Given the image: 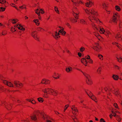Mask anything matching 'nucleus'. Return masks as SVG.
Segmentation results:
<instances>
[{"mask_svg":"<svg viewBox=\"0 0 122 122\" xmlns=\"http://www.w3.org/2000/svg\"><path fill=\"white\" fill-rule=\"evenodd\" d=\"M73 120L75 122H76V120H77V119L76 117H75V118H73Z\"/></svg>","mask_w":122,"mask_h":122,"instance_id":"0e129e2a","label":"nucleus"},{"mask_svg":"<svg viewBox=\"0 0 122 122\" xmlns=\"http://www.w3.org/2000/svg\"><path fill=\"white\" fill-rule=\"evenodd\" d=\"M12 23H13V24H15L17 22V21H14V22H12Z\"/></svg>","mask_w":122,"mask_h":122,"instance_id":"338daca9","label":"nucleus"},{"mask_svg":"<svg viewBox=\"0 0 122 122\" xmlns=\"http://www.w3.org/2000/svg\"><path fill=\"white\" fill-rule=\"evenodd\" d=\"M5 8L2 7L0 8V11L1 10L2 11H4L5 10Z\"/></svg>","mask_w":122,"mask_h":122,"instance_id":"e433bc0d","label":"nucleus"},{"mask_svg":"<svg viewBox=\"0 0 122 122\" xmlns=\"http://www.w3.org/2000/svg\"><path fill=\"white\" fill-rule=\"evenodd\" d=\"M76 3H77V4H78L79 3H82V2L81 1H80L79 2H76Z\"/></svg>","mask_w":122,"mask_h":122,"instance_id":"052dcab7","label":"nucleus"},{"mask_svg":"<svg viewBox=\"0 0 122 122\" xmlns=\"http://www.w3.org/2000/svg\"><path fill=\"white\" fill-rule=\"evenodd\" d=\"M116 38L117 40L118 39L119 40H120L122 39V36L119 33H117L116 36Z\"/></svg>","mask_w":122,"mask_h":122,"instance_id":"4468645a","label":"nucleus"},{"mask_svg":"<svg viewBox=\"0 0 122 122\" xmlns=\"http://www.w3.org/2000/svg\"><path fill=\"white\" fill-rule=\"evenodd\" d=\"M66 24L69 28H71L70 25V24H69V23H68L67 22H66Z\"/></svg>","mask_w":122,"mask_h":122,"instance_id":"a19ab883","label":"nucleus"},{"mask_svg":"<svg viewBox=\"0 0 122 122\" xmlns=\"http://www.w3.org/2000/svg\"><path fill=\"white\" fill-rule=\"evenodd\" d=\"M15 5L13 3H12L11 4V6L14 7H15L17 10H20L18 8H17V7H16L15 6H14Z\"/></svg>","mask_w":122,"mask_h":122,"instance_id":"473e14b6","label":"nucleus"},{"mask_svg":"<svg viewBox=\"0 0 122 122\" xmlns=\"http://www.w3.org/2000/svg\"><path fill=\"white\" fill-rule=\"evenodd\" d=\"M117 59V60L119 62H121L122 61V58L120 57H116Z\"/></svg>","mask_w":122,"mask_h":122,"instance_id":"5701e85b","label":"nucleus"},{"mask_svg":"<svg viewBox=\"0 0 122 122\" xmlns=\"http://www.w3.org/2000/svg\"><path fill=\"white\" fill-rule=\"evenodd\" d=\"M116 118L117 120L118 121V122H120L121 120V118H120L118 116H116Z\"/></svg>","mask_w":122,"mask_h":122,"instance_id":"7c9ffc66","label":"nucleus"},{"mask_svg":"<svg viewBox=\"0 0 122 122\" xmlns=\"http://www.w3.org/2000/svg\"><path fill=\"white\" fill-rule=\"evenodd\" d=\"M81 71L82 72V73L86 77V78L87 79L88 82L87 81V83L88 84H91L92 83V82L89 78V77H90V76L86 73H84L82 71Z\"/></svg>","mask_w":122,"mask_h":122,"instance_id":"20e7f679","label":"nucleus"},{"mask_svg":"<svg viewBox=\"0 0 122 122\" xmlns=\"http://www.w3.org/2000/svg\"><path fill=\"white\" fill-rule=\"evenodd\" d=\"M91 25L95 31H97L99 30V29L94 24L92 23L91 24Z\"/></svg>","mask_w":122,"mask_h":122,"instance_id":"2eb2a0df","label":"nucleus"},{"mask_svg":"<svg viewBox=\"0 0 122 122\" xmlns=\"http://www.w3.org/2000/svg\"><path fill=\"white\" fill-rule=\"evenodd\" d=\"M42 29L41 28H38V30L39 31H41V29Z\"/></svg>","mask_w":122,"mask_h":122,"instance_id":"bf43d9fd","label":"nucleus"},{"mask_svg":"<svg viewBox=\"0 0 122 122\" xmlns=\"http://www.w3.org/2000/svg\"><path fill=\"white\" fill-rule=\"evenodd\" d=\"M78 55L80 57H81V53L80 52H78Z\"/></svg>","mask_w":122,"mask_h":122,"instance_id":"6e6d98bb","label":"nucleus"},{"mask_svg":"<svg viewBox=\"0 0 122 122\" xmlns=\"http://www.w3.org/2000/svg\"><path fill=\"white\" fill-rule=\"evenodd\" d=\"M50 83V81L47 79H43L42 80L41 83L45 84H49Z\"/></svg>","mask_w":122,"mask_h":122,"instance_id":"6e6552de","label":"nucleus"},{"mask_svg":"<svg viewBox=\"0 0 122 122\" xmlns=\"http://www.w3.org/2000/svg\"><path fill=\"white\" fill-rule=\"evenodd\" d=\"M114 106L115 107H116V108H118V106H117V104L116 103H115L114 104Z\"/></svg>","mask_w":122,"mask_h":122,"instance_id":"79ce46f5","label":"nucleus"},{"mask_svg":"<svg viewBox=\"0 0 122 122\" xmlns=\"http://www.w3.org/2000/svg\"><path fill=\"white\" fill-rule=\"evenodd\" d=\"M85 49L84 48L82 47L80 49V51L81 52H83L85 50Z\"/></svg>","mask_w":122,"mask_h":122,"instance_id":"c9c22d12","label":"nucleus"},{"mask_svg":"<svg viewBox=\"0 0 122 122\" xmlns=\"http://www.w3.org/2000/svg\"><path fill=\"white\" fill-rule=\"evenodd\" d=\"M15 29V28H14L13 27H12L11 30V31H13V29Z\"/></svg>","mask_w":122,"mask_h":122,"instance_id":"69168bd1","label":"nucleus"},{"mask_svg":"<svg viewBox=\"0 0 122 122\" xmlns=\"http://www.w3.org/2000/svg\"><path fill=\"white\" fill-rule=\"evenodd\" d=\"M73 108H71V109L73 111L72 113L76 115L77 112H78V110L74 106H73Z\"/></svg>","mask_w":122,"mask_h":122,"instance_id":"1a4fd4ad","label":"nucleus"},{"mask_svg":"<svg viewBox=\"0 0 122 122\" xmlns=\"http://www.w3.org/2000/svg\"><path fill=\"white\" fill-rule=\"evenodd\" d=\"M3 103L5 105V107L8 110H9L11 108L10 107L11 106V105H8V106H7L6 105V104L4 102Z\"/></svg>","mask_w":122,"mask_h":122,"instance_id":"dca6fc26","label":"nucleus"},{"mask_svg":"<svg viewBox=\"0 0 122 122\" xmlns=\"http://www.w3.org/2000/svg\"><path fill=\"white\" fill-rule=\"evenodd\" d=\"M85 57L87 59H90V57L88 55L87 56H86Z\"/></svg>","mask_w":122,"mask_h":122,"instance_id":"ea45409f","label":"nucleus"},{"mask_svg":"<svg viewBox=\"0 0 122 122\" xmlns=\"http://www.w3.org/2000/svg\"><path fill=\"white\" fill-rule=\"evenodd\" d=\"M6 2L5 0H0V3H4Z\"/></svg>","mask_w":122,"mask_h":122,"instance_id":"f704fd0d","label":"nucleus"},{"mask_svg":"<svg viewBox=\"0 0 122 122\" xmlns=\"http://www.w3.org/2000/svg\"><path fill=\"white\" fill-rule=\"evenodd\" d=\"M63 31V28H61V30H60L59 31V33L62 32Z\"/></svg>","mask_w":122,"mask_h":122,"instance_id":"c03bdc74","label":"nucleus"},{"mask_svg":"<svg viewBox=\"0 0 122 122\" xmlns=\"http://www.w3.org/2000/svg\"><path fill=\"white\" fill-rule=\"evenodd\" d=\"M67 106V105H66L65 106V107H66L64 109V111H65L67 109V107H68V105L67 106V107H66Z\"/></svg>","mask_w":122,"mask_h":122,"instance_id":"8fccbe9b","label":"nucleus"},{"mask_svg":"<svg viewBox=\"0 0 122 122\" xmlns=\"http://www.w3.org/2000/svg\"><path fill=\"white\" fill-rule=\"evenodd\" d=\"M36 34V32H33L32 33H31V35H32L35 39L36 40H38V38Z\"/></svg>","mask_w":122,"mask_h":122,"instance_id":"9b49d317","label":"nucleus"},{"mask_svg":"<svg viewBox=\"0 0 122 122\" xmlns=\"http://www.w3.org/2000/svg\"><path fill=\"white\" fill-rule=\"evenodd\" d=\"M89 62L90 63H92L93 62V61L91 59H89Z\"/></svg>","mask_w":122,"mask_h":122,"instance_id":"3c124183","label":"nucleus"},{"mask_svg":"<svg viewBox=\"0 0 122 122\" xmlns=\"http://www.w3.org/2000/svg\"><path fill=\"white\" fill-rule=\"evenodd\" d=\"M119 26L120 30L122 31V23L121 22L119 24Z\"/></svg>","mask_w":122,"mask_h":122,"instance_id":"cd10ccee","label":"nucleus"},{"mask_svg":"<svg viewBox=\"0 0 122 122\" xmlns=\"http://www.w3.org/2000/svg\"><path fill=\"white\" fill-rule=\"evenodd\" d=\"M80 22L81 23L83 24H84L86 23L85 21L83 19H81L80 20Z\"/></svg>","mask_w":122,"mask_h":122,"instance_id":"c756f323","label":"nucleus"},{"mask_svg":"<svg viewBox=\"0 0 122 122\" xmlns=\"http://www.w3.org/2000/svg\"><path fill=\"white\" fill-rule=\"evenodd\" d=\"M31 119L34 120H36L37 118L36 117V115L35 114H34L33 116H31Z\"/></svg>","mask_w":122,"mask_h":122,"instance_id":"a211bd4d","label":"nucleus"},{"mask_svg":"<svg viewBox=\"0 0 122 122\" xmlns=\"http://www.w3.org/2000/svg\"><path fill=\"white\" fill-rule=\"evenodd\" d=\"M19 8L20 9H23V8H25V6H20L19 7Z\"/></svg>","mask_w":122,"mask_h":122,"instance_id":"de8ad7c7","label":"nucleus"},{"mask_svg":"<svg viewBox=\"0 0 122 122\" xmlns=\"http://www.w3.org/2000/svg\"><path fill=\"white\" fill-rule=\"evenodd\" d=\"M115 9L117 10L118 11H119L121 10L120 7L118 6H116L115 7Z\"/></svg>","mask_w":122,"mask_h":122,"instance_id":"412c9836","label":"nucleus"},{"mask_svg":"<svg viewBox=\"0 0 122 122\" xmlns=\"http://www.w3.org/2000/svg\"><path fill=\"white\" fill-rule=\"evenodd\" d=\"M60 33H61V34H62V35H64L66 34V32H65V31H63L62 32H60Z\"/></svg>","mask_w":122,"mask_h":122,"instance_id":"37998d69","label":"nucleus"},{"mask_svg":"<svg viewBox=\"0 0 122 122\" xmlns=\"http://www.w3.org/2000/svg\"><path fill=\"white\" fill-rule=\"evenodd\" d=\"M112 112L113 114V116H114L115 117L116 116V113L115 112H114L113 111H112Z\"/></svg>","mask_w":122,"mask_h":122,"instance_id":"13d9d810","label":"nucleus"},{"mask_svg":"<svg viewBox=\"0 0 122 122\" xmlns=\"http://www.w3.org/2000/svg\"><path fill=\"white\" fill-rule=\"evenodd\" d=\"M87 0L88 1L85 4V5L87 7H91L93 4L92 2L90 0Z\"/></svg>","mask_w":122,"mask_h":122,"instance_id":"423d86ee","label":"nucleus"},{"mask_svg":"<svg viewBox=\"0 0 122 122\" xmlns=\"http://www.w3.org/2000/svg\"><path fill=\"white\" fill-rule=\"evenodd\" d=\"M38 100L39 102H42L43 101V99L41 97L38 98Z\"/></svg>","mask_w":122,"mask_h":122,"instance_id":"c85d7f7f","label":"nucleus"},{"mask_svg":"<svg viewBox=\"0 0 122 122\" xmlns=\"http://www.w3.org/2000/svg\"><path fill=\"white\" fill-rule=\"evenodd\" d=\"M60 34L59 33H57V32H55V36L57 37V38H58V37H57Z\"/></svg>","mask_w":122,"mask_h":122,"instance_id":"4c0bfd02","label":"nucleus"},{"mask_svg":"<svg viewBox=\"0 0 122 122\" xmlns=\"http://www.w3.org/2000/svg\"><path fill=\"white\" fill-rule=\"evenodd\" d=\"M46 122H52L51 121L49 120H47L46 121Z\"/></svg>","mask_w":122,"mask_h":122,"instance_id":"774afa93","label":"nucleus"},{"mask_svg":"<svg viewBox=\"0 0 122 122\" xmlns=\"http://www.w3.org/2000/svg\"><path fill=\"white\" fill-rule=\"evenodd\" d=\"M96 46H98V47H99V44L98 43H96Z\"/></svg>","mask_w":122,"mask_h":122,"instance_id":"e2e57ef3","label":"nucleus"},{"mask_svg":"<svg viewBox=\"0 0 122 122\" xmlns=\"http://www.w3.org/2000/svg\"><path fill=\"white\" fill-rule=\"evenodd\" d=\"M100 122H105V121L103 118H101L100 119Z\"/></svg>","mask_w":122,"mask_h":122,"instance_id":"49530a36","label":"nucleus"},{"mask_svg":"<svg viewBox=\"0 0 122 122\" xmlns=\"http://www.w3.org/2000/svg\"><path fill=\"white\" fill-rule=\"evenodd\" d=\"M85 11L88 15L89 16L88 19L92 22H93L92 21V20H94L95 21L97 20L95 18L96 16L97 15V12H95L93 9H86L85 10Z\"/></svg>","mask_w":122,"mask_h":122,"instance_id":"f257e3e1","label":"nucleus"},{"mask_svg":"<svg viewBox=\"0 0 122 122\" xmlns=\"http://www.w3.org/2000/svg\"><path fill=\"white\" fill-rule=\"evenodd\" d=\"M112 93L117 96L118 95L120 96L119 94V92L118 90L115 89L113 91Z\"/></svg>","mask_w":122,"mask_h":122,"instance_id":"f8f14e48","label":"nucleus"},{"mask_svg":"<svg viewBox=\"0 0 122 122\" xmlns=\"http://www.w3.org/2000/svg\"><path fill=\"white\" fill-rule=\"evenodd\" d=\"M91 98L93 100L95 101L96 102H97V101H96V97L94 95L93 96L91 97Z\"/></svg>","mask_w":122,"mask_h":122,"instance_id":"a878e982","label":"nucleus"},{"mask_svg":"<svg viewBox=\"0 0 122 122\" xmlns=\"http://www.w3.org/2000/svg\"><path fill=\"white\" fill-rule=\"evenodd\" d=\"M42 91L43 92L46 93V94H44L45 95H47V94H52L54 96H56L57 94V93L56 91H55L50 88L43 89Z\"/></svg>","mask_w":122,"mask_h":122,"instance_id":"7ed1b4c3","label":"nucleus"},{"mask_svg":"<svg viewBox=\"0 0 122 122\" xmlns=\"http://www.w3.org/2000/svg\"><path fill=\"white\" fill-rule=\"evenodd\" d=\"M71 1L75 5H77L76 2H73V0H71Z\"/></svg>","mask_w":122,"mask_h":122,"instance_id":"864d4df0","label":"nucleus"},{"mask_svg":"<svg viewBox=\"0 0 122 122\" xmlns=\"http://www.w3.org/2000/svg\"><path fill=\"white\" fill-rule=\"evenodd\" d=\"M41 14H43L44 13V10L42 9H37V10L36 11V13L38 15H39L40 14V13Z\"/></svg>","mask_w":122,"mask_h":122,"instance_id":"0eeeda50","label":"nucleus"},{"mask_svg":"<svg viewBox=\"0 0 122 122\" xmlns=\"http://www.w3.org/2000/svg\"><path fill=\"white\" fill-rule=\"evenodd\" d=\"M34 22L36 23L37 25H39V20L38 19L34 20Z\"/></svg>","mask_w":122,"mask_h":122,"instance_id":"4be33fe9","label":"nucleus"},{"mask_svg":"<svg viewBox=\"0 0 122 122\" xmlns=\"http://www.w3.org/2000/svg\"><path fill=\"white\" fill-rule=\"evenodd\" d=\"M20 26V27H22V26L20 24L16 25H14V27H18V26Z\"/></svg>","mask_w":122,"mask_h":122,"instance_id":"58836bf2","label":"nucleus"},{"mask_svg":"<svg viewBox=\"0 0 122 122\" xmlns=\"http://www.w3.org/2000/svg\"><path fill=\"white\" fill-rule=\"evenodd\" d=\"M3 83L8 86L11 87H14L15 86L16 87H19V86L22 87V84L19 81H15L12 83L11 82H8L6 80H3Z\"/></svg>","mask_w":122,"mask_h":122,"instance_id":"f03ea898","label":"nucleus"},{"mask_svg":"<svg viewBox=\"0 0 122 122\" xmlns=\"http://www.w3.org/2000/svg\"><path fill=\"white\" fill-rule=\"evenodd\" d=\"M103 6V8H105V7H107V6L105 4H104L102 5Z\"/></svg>","mask_w":122,"mask_h":122,"instance_id":"09e8293b","label":"nucleus"},{"mask_svg":"<svg viewBox=\"0 0 122 122\" xmlns=\"http://www.w3.org/2000/svg\"><path fill=\"white\" fill-rule=\"evenodd\" d=\"M118 15L117 13H116L113 15L112 17V21L114 23H116L117 20V18H118Z\"/></svg>","mask_w":122,"mask_h":122,"instance_id":"39448f33","label":"nucleus"},{"mask_svg":"<svg viewBox=\"0 0 122 122\" xmlns=\"http://www.w3.org/2000/svg\"><path fill=\"white\" fill-rule=\"evenodd\" d=\"M54 8L56 12L57 13L59 14V10H58V8L56 6H55Z\"/></svg>","mask_w":122,"mask_h":122,"instance_id":"bb28decb","label":"nucleus"},{"mask_svg":"<svg viewBox=\"0 0 122 122\" xmlns=\"http://www.w3.org/2000/svg\"><path fill=\"white\" fill-rule=\"evenodd\" d=\"M11 20L12 21H17H17H18L17 20H16L15 19H12Z\"/></svg>","mask_w":122,"mask_h":122,"instance_id":"603ef678","label":"nucleus"},{"mask_svg":"<svg viewBox=\"0 0 122 122\" xmlns=\"http://www.w3.org/2000/svg\"><path fill=\"white\" fill-rule=\"evenodd\" d=\"M17 28L19 30H22L24 31L25 30V28H23L22 26V27H20V26H18Z\"/></svg>","mask_w":122,"mask_h":122,"instance_id":"393cba45","label":"nucleus"},{"mask_svg":"<svg viewBox=\"0 0 122 122\" xmlns=\"http://www.w3.org/2000/svg\"><path fill=\"white\" fill-rule=\"evenodd\" d=\"M113 79L115 80H117L118 78V77L117 76L113 75Z\"/></svg>","mask_w":122,"mask_h":122,"instance_id":"aec40b11","label":"nucleus"},{"mask_svg":"<svg viewBox=\"0 0 122 122\" xmlns=\"http://www.w3.org/2000/svg\"><path fill=\"white\" fill-rule=\"evenodd\" d=\"M75 14H73V15L74 17H75V18L76 19H78V17H77L78 15V13H74Z\"/></svg>","mask_w":122,"mask_h":122,"instance_id":"b1692460","label":"nucleus"},{"mask_svg":"<svg viewBox=\"0 0 122 122\" xmlns=\"http://www.w3.org/2000/svg\"><path fill=\"white\" fill-rule=\"evenodd\" d=\"M115 67L117 69H119V67L117 66H115Z\"/></svg>","mask_w":122,"mask_h":122,"instance_id":"680f3d73","label":"nucleus"},{"mask_svg":"<svg viewBox=\"0 0 122 122\" xmlns=\"http://www.w3.org/2000/svg\"><path fill=\"white\" fill-rule=\"evenodd\" d=\"M99 31L100 33L104 34L106 36H107L110 33L109 31H108L107 32H105V30L103 28L100 29L99 30Z\"/></svg>","mask_w":122,"mask_h":122,"instance_id":"9d476101","label":"nucleus"},{"mask_svg":"<svg viewBox=\"0 0 122 122\" xmlns=\"http://www.w3.org/2000/svg\"><path fill=\"white\" fill-rule=\"evenodd\" d=\"M85 61V62H86V64H87V62L85 58H83L81 60V62L83 63H83V61Z\"/></svg>","mask_w":122,"mask_h":122,"instance_id":"6ab92c4d","label":"nucleus"},{"mask_svg":"<svg viewBox=\"0 0 122 122\" xmlns=\"http://www.w3.org/2000/svg\"><path fill=\"white\" fill-rule=\"evenodd\" d=\"M100 68L99 67V68L97 70V71L98 72V73H100V72L101 71V70L100 69Z\"/></svg>","mask_w":122,"mask_h":122,"instance_id":"a18cd8bd","label":"nucleus"},{"mask_svg":"<svg viewBox=\"0 0 122 122\" xmlns=\"http://www.w3.org/2000/svg\"><path fill=\"white\" fill-rule=\"evenodd\" d=\"M35 103L36 102H35V101H32L31 100V103L34 104H35Z\"/></svg>","mask_w":122,"mask_h":122,"instance_id":"5fc2aeb1","label":"nucleus"},{"mask_svg":"<svg viewBox=\"0 0 122 122\" xmlns=\"http://www.w3.org/2000/svg\"><path fill=\"white\" fill-rule=\"evenodd\" d=\"M92 48L98 52H99L100 50V46H95L94 47H92Z\"/></svg>","mask_w":122,"mask_h":122,"instance_id":"ddd939ff","label":"nucleus"},{"mask_svg":"<svg viewBox=\"0 0 122 122\" xmlns=\"http://www.w3.org/2000/svg\"><path fill=\"white\" fill-rule=\"evenodd\" d=\"M39 113L41 114V115H42V118L44 119H45V117L44 116L43 114H41L40 112H39Z\"/></svg>","mask_w":122,"mask_h":122,"instance_id":"4d7b16f0","label":"nucleus"},{"mask_svg":"<svg viewBox=\"0 0 122 122\" xmlns=\"http://www.w3.org/2000/svg\"><path fill=\"white\" fill-rule=\"evenodd\" d=\"M98 57L101 60H103V56L102 55H98Z\"/></svg>","mask_w":122,"mask_h":122,"instance_id":"2f4dec72","label":"nucleus"},{"mask_svg":"<svg viewBox=\"0 0 122 122\" xmlns=\"http://www.w3.org/2000/svg\"><path fill=\"white\" fill-rule=\"evenodd\" d=\"M87 95L89 96V97L91 98V97L93 96H94L93 94L91 93L90 95L89 94L87 93L86 92Z\"/></svg>","mask_w":122,"mask_h":122,"instance_id":"72a5a7b5","label":"nucleus"},{"mask_svg":"<svg viewBox=\"0 0 122 122\" xmlns=\"http://www.w3.org/2000/svg\"><path fill=\"white\" fill-rule=\"evenodd\" d=\"M72 68L71 67L67 68L66 69V71L67 72H69L72 70Z\"/></svg>","mask_w":122,"mask_h":122,"instance_id":"f3484780","label":"nucleus"}]
</instances>
